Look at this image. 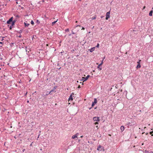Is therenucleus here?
<instances>
[{"mask_svg":"<svg viewBox=\"0 0 153 153\" xmlns=\"http://www.w3.org/2000/svg\"><path fill=\"white\" fill-rule=\"evenodd\" d=\"M90 76L89 75H88L85 77H82V79L81 80V81H83V82L86 81V80H87L88 79V78L90 77Z\"/></svg>","mask_w":153,"mask_h":153,"instance_id":"1","label":"nucleus"},{"mask_svg":"<svg viewBox=\"0 0 153 153\" xmlns=\"http://www.w3.org/2000/svg\"><path fill=\"white\" fill-rule=\"evenodd\" d=\"M110 11L107 12L106 15V19L108 20L110 18Z\"/></svg>","mask_w":153,"mask_h":153,"instance_id":"2","label":"nucleus"},{"mask_svg":"<svg viewBox=\"0 0 153 153\" xmlns=\"http://www.w3.org/2000/svg\"><path fill=\"white\" fill-rule=\"evenodd\" d=\"M97 101L96 99L95 98L94 99V102H92V103L91 105L92 107H93L94 105L97 103Z\"/></svg>","mask_w":153,"mask_h":153,"instance_id":"3","label":"nucleus"},{"mask_svg":"<svg viewBox=\"0 0 153 153\" xmlns=\"http://www.w3.org/2000/svg\"><path fill=\"white\" fill-rule=\"evenodd\" d=\"M93 120L94 121H100L99 118V117H94L93 118Z\"/></svg>","mask_w":153,"mask_h":153,"instance_id":"4","label":"nucleus"},{"mask_svg":"<svg viewBox=\"0 0 153 153\" xmlns=\"http://www.w3.org/2000/svg\"><path fill=\"white\" fill-rule=\"evenodd\" d=\"M13 17H11L7 22V23L8 24H10L11 22L13 21Z\"/></svg>","mask_w":153,"mask_h":153,"instance_id":"5","label":"nucleus"},{"mask_svg":"<svg viewBox=\"0 0 153 153\" xmlns=\"http://www.w3.org/2000/svg\"><path fill=\"white\" fill-rule=\"evenodd\" d=\"M103 148V147H102V146L100 145L97 148V150L99 151H101L102 149V148Z\"/></svg>","mask_w":153,"mask_h":153,"instance_id":"6","label":"nucleus"},{"mask_svg":"<svg viewBox=\"0 0 153 153\" xmlns=\"http://www.w3.org/2000/svg\"><path fill=\"white\" fill-rule=\"evenodd\" d=\"M74 95V94L73 93H72V94L70 96L69 98V100H73V96Z\"/></svg>","mask_w":153,"mask_h":153,"instance_id":"7","label":"nucleus"},{"mask_svg":"<svg viewBox=\"0 0 153 153\" xmlns=\"http://www.w3.org/2000/svg\"><path fill=\"white\" fill-rule=\"evenodd\" d=\"M95 47H94L91 48V49H90L89 50L90 52H92L95 49Z\"/></svg>","mask_w":153,"mask_h":153,"instance_id":"8","label":"nucleus"},{"mask_svg":"<svg viewBox=\"0 0 153 153\" xmlns=\"http://www.w3.org/2000/svg\"><path fill=\"white\" fill-rule=\"evenodd\" d=\"M153 10H151V11L149 13V16H152V13H153Z\"/></svg>","mask_w":153,"mask_h":153,"instance_id":"9","label":"nucleus"},{"mask_svg":"<svg viewBox=\"0 0 153 153\" xmlns=\"http://www.w3.org/2000/svg\"><path fill=\"white\" fill-rule=\"evenodd\" d=\"M77 137V136L76 135V134H75V135H73L72 137V139H75V138Z\"/></svg>","mask_w":153,"mask_h":153,"instance_id":"10","label":"nucleus"},{"mask_svg":"<svg viewBox=\"0 0 153 153\" xmlns=\"http://www.w3.org/2000/svg\"><path fill=\"white\" fill-rule=\"evenodd\" d=\"M120 129L121 130L123 131L124 130V127L123 126H122L120 127Z\"/></svg>","mask_w":153,"mask_h":153,"instance_id":"11","label":"nucleus"},{"mask_svg":"<svg viewBox=\"0 0 153 153\" xmlns=\"http://www.w3.org/2000/svg\"><path fill=\"white\" fill-rule=\"evenodd\" d=\"M153 152L152 151L149 152V151L145 150V153H152Z\"/></svg>","mask_w":153,"mask_h":153,"instance_id":"12","label":"nucleus"},{"mask_svg":"<svg viewBox=\"0 0 153 153\" xmlns=\"http://www.w3.org/2000/svg\"><path fill=\"white\" fill-rule=\"evenodd\" d=\"M100 65V64L98 65L97 68L99 69V70L100 71H101L102 69V67H100L101 66H99Z\"/></svg>","mask_w":153,"mask_h":153,"instance_id":"13","label":"nucleus"},{"mask_svg":"<svg viewBox=\"0 0 153 153\" xmlns=\"http://www.w3.org/2000/svg\"><path fill=\"white\" fill-rule=\"evenodd\" d=\"M16 22V21H15V20H14L13 21H12V23L11 24L12 26H13V25H14L15 23Z\"/></svg>","mask_w":153,"mask_h":153,"instance_id":"14","label":"nucleus"},{"mask_svg":"<svg viewBox=\"0 0 153 153\" xmlns=\"http://www.w3.org/2000/svg\"><path fill=\"white\" fill-rule=\"evenodd\" d=\"M24 24L25 26H28L30 25L29 24L25 22H24Z\"/></svg>","mask_w":153,"mask_h":153,"instance_id":"15","label":"nucleus"},{"mask_svg":"<svg viewBox=\"0 0 153 153\" xmlns=\"http://www.w3.org/2000/svg\"><path fill=\"white\" fill-rule=\"evenodd\" d=\"M141 66L140 64H138L137 66V68H139Z\"/></svg>","mask_w":153,"mask_h":153,"instance_id":"16","label":"nucleus"},{"mask_svg":"<svg viewBox=\"0 0 153 153\" xmlns=\"http://www.w3.org/2000/svg\"><path fill=\"white\" fill-rule=\"evenodd\" d=\"M58 19H57L56 21H54L52 23V25H54L57 21Z\"/></svg>","mask_w":153,"mask_h":153,"instance_id":"17","label":"nucleus"},{"mask_svg":"<svg viewBox=\"0 0 153 153\" xmlns=\"http://www.w3.org/2000/svg\"><path fill=\"white\" fill-rule=\"evenodd\" d=\"M96 16H94V17H92L91 18L92 20L95 19H96Z\"/></svg>","mask_w":153,"mask_h":153,"instance_id":"18","label":"nucleus"},{"mask_svg":"<svg viewBox=\"0 0 153 153\" xmlns=\"http://www.w3.org/2000/svg\"><path fill=\"white\" fill-rule=\"evenodd\" d=\"M103 60H102V61L101 62L100 64V65L99 66H101L102 65L103 63Z\"/></svg>","mask_w":153,"mask_h":153,"instance_id":"19","label":"nucleus"},{"mask_svg":"<svg viewBox=\"0 0 153 153\" xmlns=\"http://www.w3.org/2000/svg\"><path fill=\"white\" fill-rule=\"evenodd\" d=\"M31 24L32 25H33V24H34V23L33 21V20H32V21H31Z\"/></svg>","mask_w":153,"mask_h":153,"instance_id":"20","label":"nucleus"},{"mask_svg":"<svg viewBox=\"0 0 153 153\" xmlns=\"http://www.w3.org/2000/svg\"><path fill=\"white\" fill-rule=\"evenodd\" d=\"M140 62H141V60H140L139 61H138L137 63H138V64H140Z\"/></svg>","mask_w":153,"mask_h":153,"instance_id":"21","label":"nucleus"},{"mask_svg":"<svg viewBox=\"0 0 153 153\" xmlns=\"http://www.w3.org/2000/svg\"><path fill=\"white\" fill-rule=\"evenodd\" d=\"M65 31L66 32H68L69 31V30L68 29H67L65 30Z\"/></svg>","mask_w":153,"mask_h":153,"instance_id":"22","label":"nucleus"},{"mask_svg":"<svg viewBox=\"0 0 153 153\" xmlns=\"http://www.w3.org/2000/svg\"><path fill=\"white\" fill-rule=\"evenodd\" d=\"M1 37V41H3L4 40V37Z\"/></svg>","mask_w":153,"mask_h":153,"instance_id":"23","label":"nucleus"},{"mask_svg":"<svg viewBox=\"0 0 153 153\" xmlns=\"http://www.w3.org/2000/svg\"><path fill=\"white\" fill-rule=\"evenodd\" d=\"M54 90H52L51 91H50L49 93H48V94H51V93L53 92V91Z\"/></svg>","mask_w":153,"mask_h":153,"instance_id":"24","label":"nucleus"},{"mask_svg":"<svg viewBox=\"0 0 153 153\" xmlns=\"http://www.w3.org/2000/svg\"><path fill=\"white\" fill-rule=\"evenodd\" d=\"M99 44H97V45L96 46V47L97 48H98L99 47Z\"/></svg>","mask_w":153,"mask_h":153,"instance_id":"25","label":"nucleus"},{"mask_svg":"<svg viewBox=\"0 0 153 153\" xmlns=\"http://www.w3.org/2000/svg\"><path fill=\"white\" fill-rule=\"evenodd\" d=\"M12 26H12V25H11V26H10V30H11V29H12Z\"/></svg>","mask_w":153,"mask_h":153,"instance_id":"26","label":"nucleus"},{"mask_svg":"<svg viewBox=\"0 0 153 153\" xmlns=\"http://www.w3.org/2000/svg\"><path fill=\"white\" fill-rule=\"evenodd\" d=\"M98 124H99V123L97 122H96V123H95V125Z\"/></svg>","mask_w":153,"mask_h":153,"instance_id":"27","label":"nucleus"},{"mask_svg":"<svg viewBox=\"0 0 153 153\" xmlns=\"http://www.w3.org/2000/svg\"><path fill=\"white\" fill-rule=\"evenodd\" d=\"M104 17V16H101L100 17L101 18H103Z\"/></svg>","mask_w":153,"mask_h":153,"instance_id":"28","label":"nucleus"},{"mask_svg":"<svg viewBox=\"0 0 153 153\" xmlns=\"http://www.w3.org/2000/svg\"><path fill=\"white\" fill-rule=\"evenodd\" d=\"M36 22H38L39 23V20H36Z\"/></svg>","mask_w":153,"mask_h":153,"instance_id":"29","label":"nucleus"},{"mask_svg":"<svg viewBox=\"0 0 153 153\" xmlns=\"http://www.w3.org/2000/svg\"><path fill=\"white\" fill-rule=\"evenodd\" d=\"M78 88H81V86L80 85H78Z\"/></svg>","mask_w":153,"mask_h":153,"instance_id":"30","label":"nucleus"},{"mask_svg":"<svg viewBox=\"0 0 153 153\" xmlns=\"http://www.w3.org/2000/svg\"><path fill=\"white\" fill-rule=\"evenodd\" d=\"M153 132V131H151V132H150V134H152V133Z\"/></svg>","mask_w":153,"mask_h":153,"instance_id":"31","label":"nucleus"},{"mask_svg":"<svg viewBox=\"0 0 153 153\" xmlns=\"http://www.w3.org/2000/svg\"><path fill=\"white\" fill-rule=\"evenodd\" d=\"M78 26H79V27H81V26L79 25H77L76 26V27H78Z\"/></svg>","mask_w":153,"mask_h":153,"instance_id":"32","label":"nucleus"},{"mask_svg":"<svg viewBox=\"0 0 153 153\" xmlns=\"http://www.w3.org/2000/svg\"><path fill=\"white\" fill-rule=\"evenodd\" d=\"M82 29L84 30L85 29V28L84 27H82Z\"/></svg>","mask_w":153,"mask_h":153,"instance_id":"33","label":"nucleus"},{"mask_svg":"<svg viewBox=\"0 0 153 153\" xmlns=\"http://www.w3.org/2000/svg\"><path fill=\"white\" fill-rule=\"evenodd\" d=\"M72 34H75V33H74V32H73V31H72Z\"/></svg>","mask_w":153,"mask_h":153,"instance_id":"34","label":"nucleus"},{"mask_svg":"<svg viewBox=\"0 0 153 153\" xmlns=\"http://www.w3.org/2000/svg\"><path fill=\"white\" fill-rule=\"evenodd\" d=\"M25 150V149H23L22 150V152H24Z\"/></svg>","mask_w":153,"mask_h":153,"instance_id":"35","label":"nucleus"},{"mask_svg":"<svg viewBox=\"0 0 153 153\" xmlns=\"http://www.w3.org/2000/svg\"><path fill=\"white\" fill-rule=\"evenodd\" d=\"M32 143H31V144L30 145V146H32Z\"/></svg>","mask_w":153,"mask_h":153,"instance_id":"36","label":"nucleus"},{"mask_svg":"<svg viewBox=\"0 0 153 153\" xmlns=\"http://www.w3.org/2000/svg\"><path fill=\"white\" fill-rule=\"evenodd\" d=\"M27 47H25V48H26V51H27Z\"/></svg>","mask_w":153,"mask_h":153,"instance_id":"37","label":"nucleus"},{"mask_svg":"<svg viewBox=\"0 0 153 153\" xmlns=\"http://www.w3.org/2000/svg\"><path fill=\"white\" fill-rule=\"evenodd\" d=\"M3 43V42H0V44H2Z\"/></svg>","mask_w":153,"mask_h":153,"instance_id":"38","label":"nucleus"},{"mask_svg":"<svg viewBox=\"0 0 153 153\" xmlns=\"http://www.w3.org/2000/svg\"><path fill=\"white\" fill-rule=\"evenodd\" d=\"M83 137V136H80V137L82 138Z\"/></svg>","mask_w":153,"mask_h":153,"instance_id":"39","label":"nucleus"},{"mask_svg":"<svg viewBox=\"0 0 153 153\" xmlns=\"http://www.w3.org/2000/svg\"><path fill=\"white\" fill-rule=\"evenodd\" d=\"M40 134H39V135L38 136V138H39V135H40Z\"/></svg>","mask_w":153,"mask_h":153,"instance_id":"40","label":"nucleus"},{"mask_svg":"<svg viewBox=\"0 0 153 153\" xmlns=\"http://www.w3.org/2000/svg\"><path fill=\"white\" fill-rule=\"evenodd\" d=\"M96 127L98 128V126H96Z\"/></svg>","mask_w":153,"mask_h":153,"instance_id":"41","label":"nucleus"},{"mask_svg":"<svg viewBox=\"0 0 153 153\" xmlns=\"http://www.w3.org/2000/svg\"><path fill=\"white\" fill-rule=\"evenodd\" d=\"M48 94H48V93H47V94H46V95H48Z\"/></svg>","mask_w":153,"mask_h":153,"instance_id":"42","label":"nucleus"},{"mask_svg":"<svg viewBox=\"0 0 153 153\" xmlns=\"http://www.w3.org/2000/svg\"><path fill=\"white\" fill-rule=\"evenodd\" d=\"M27 94V92H26V93L25 94V95H26Z\"/></svg>","mask_w":153,"mask_h":153,"instance_id":"43","label":"nucleus"},{"mask_svg":"<svg viewBox=\"0 0 153 153\" xmlns=\"http://www.w3.org/2000/svg\"><path fill=\"white\" fill-rule=\"evenodd\" d=\"M92 107H91V108H89V109L90 110V109Z\"/></svg>","mask_w":153,"mask_h":153,"instance_id":"44","label":"nucleus"},{"mask_svg":"<svg viewBox=\"0 0 153 153\" xmlns=\"http://www.w3.org/2000/svg\"><path fill=\"white\" fill-rule=\"evenodd\" d=\"M27 103H28V102H29V100H27Z\"/></svg>","mask_w":153,"mask_h":153,"instance_id":"45","label":"nucleus"},{"mask_svg":"<svg viewBox=\"0 0 153 153\" xmlns=\"http://www.w3.org/2000/svg\"><path fill=\"white\" fill-rule=\"evenodd\" d=\"M145 6H144V7H143V9H145Z\"/></svg>","mask_w":153,"mask_h":153,"instance_id":"46","label":"nucleus"},{"mask_svg":"<svg viewBox=\"0 0 153 153\" xmlns=\"http://www.w3.org/2000/svg\"><path fill=\"white\" fill-rule=\"evenodd\" d=\"M105 57H104V58H103V59H105Z\"/></svg>","mask_w":153,"mask_h":153,"instance_id":"47","label":"nucleus"},{"mask_svg":"<svg viewBox=\"0 0 153 153\" xmlns=\"http://www.w3.org/2000/svg\"><path fill=\"white\" fill-rule=\"evenodd\" d=\"M148 134V133H146V134L147 135V134Z\"/></svg>","mask_w":153,"mask_h":153,"instance_id":"48","label":"nucleus"},{"mask_svg":"<svg viewBox=\"0 0 153 153\" xmlns=\"http://www.w3.org/2000/svg\"><path fill=\"white\" fill-rule=\"evenodd\" d=\"M40 150H41V151H42V149H40Z\"/></svg>","mask_w":153,"mask_h":153,"instance_id":"49","label":"nucleus"},{"mask_svg":"<svg viewBox=\"0 0 153 153\" xmlns=\"http://www.w3.org/2000/svg\"><path fill=\"white\" fill-rule=\"evenodd\" d=\"M78 83L79 82L78 81H76Z\"/></svg>","mask_w":153,"mask_h":153,"instance_id":"50","label":"nucleus"},{"mask_svg":"<svg viewBox=\"0 0 153 153\" xmlns=\"http://www.w3.org/2000/svg\"><path fill=\"white\" fill-rule=\"evenodd\" d=\"M83 84H83V83L82 82V85H83Z\"/></svg>","mask_w":153,"mask_h":153,"instance_id":"51","label":"nucleus"},{"mask_svg":"<svg viewBox=\"0 0 153 153\" xmlns=\"http://www.w3.org/2000/svg\"><path fill=\"white\" fill-rule=\"evenodd\" d=\"M32 123H33V122H32Z\"/></svg>","mask_w":153,"mask_h":153,"instance_id":"52","label":"nucleus"},{"mask_svg":"<svg viewBox=\"0 0 153 153\" xmlns=\"http://www.w3.org/2000/svg\"><path fill=\"white\" fill-rule=\"evenodd\" d=\"M56 88L54 87V89H56Z\"/></svg>","mask_w":153,"mask_h":153,"instance_id":"53","label":"nucleus"},{"mask_svg":"<svg viewBox=\"0 0 153 153\" xmlns=\"http://www.w3.org/2000/svg\"><path fill=\"white\" fill-rule=\"evenodd\" d=\"M96 108H97V107H96V108H94V109H96Z\"/></svg>","mask_w":153,"mask_h":153,"instance_id":"54","label":"nucleus"},{"mask_svg":"<svg viewBox=\"0 0 153 153\" xmlns=\"http://www.w3.org/2000/svg\"><path fill=\"white\" fill-rule=\"evenodd\" d=\"M40 132H41V131H39V133H40Z\"/></svg>","mask_w":153,"mask_h":153,"instance_id":"55","label":"nucleus"},{"mask_svg":"<svg viewBox=\"0 0 153 153\" xmlns=\"http://www.w3.org/2000/svg\"><path fill=\"white\" fill-rule=\"evenodd\" d=\"M76 22H77V21H76Z\"/></svg>","mask_w":153,"mask_h":153,"instance_id":"56","label":"nucleus"},{"mask_svg":"<svg viewBox=\"0 0 153 153\" xmlns=\"http://www.w3.org/2000/svg\"><path fill=\"white\" fill-rule=\"evenodd\" d=\"M152 9H153V7L152 8Z\"/></svg>","mask_w":153,"mask_h":153,"instance_id":"57","label":"nucleus"},{"mask_svg":"<svg viewBox=\"0 0 153 153\" xmlns=\"http://www.w3.org/2000/svg\"><path fill=\"white\" fill-rule=\"evenodd\" d=\"M152 136H153V134L152 135Z\"/></svg>","mask_w":153,"mask_h":153,"instance_id":"58","label":"nucleus"},{"mask_svg":"<svg viewBox=\"0 0 153 153\" xmlns=\"http://www.w3.org/2000/svg\"><path fill=\"white\" fill-rule=\"evenodd\" d=\"M1 69V68H0V70Z\"/></svg>","mask_w":153,"mask_h":153,"instance_id":"59","label":"nucleus"}]
</instances>
